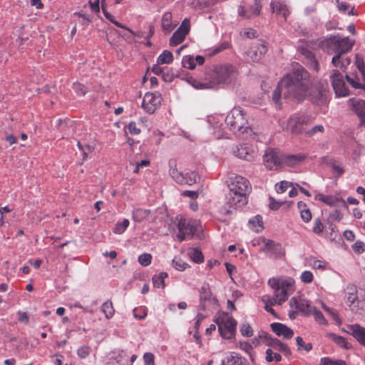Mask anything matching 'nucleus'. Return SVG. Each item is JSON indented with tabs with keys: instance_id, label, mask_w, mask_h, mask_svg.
Returning a JSON list of instances; mask_svg holds the SVG:
<instances>
[{
	"instance_id": "f257e3e1",
	"label": "nucleus",
	"mask_w": 365,
	"mask_h": 365,
	"mask_svg": "<svg viewBox=\"0 0 365 365\" xmlns=\"http://www.w3.org/2000/svg\"><path fill=\"white\" fill-rule=\"evenodd\" d=\"M238 75L236 68L231 64L215 66L205 73V81H200L190 77L187 82L196 89H210L220 85H228L234 82Z\"/></svg>"
},
{
	"instance_id": "f03ea898",
	"label": "nucleus",
	"mask_w": 365,
	"mask_h": 365,
	"mask_svg": "<svg viewBox=\"0 0 365 365\" xmlns=\"http://www.w3.org/2000/svg\"><path fill=\"white\" fill-rule=\"evenodd\" d=\"M281 85L284 87L287 96L302 101L308 96L312 82L309 72L302 66H297L293 72L288 73L281 80Z\"/></svg>"
},
{
	"instance_id": "7ed1b4c3",
	"label": "nucleus",
	"mask_w": 365,
	"mask_h": 365,
	"mask_svg": "<svg viewBox=\"0 0 365 365\" xmlns=\"http://www.w3.org/2000/svg\"><path fill=\"white\" fill-rule=\"evenodd\" d=\"M354 44V41L349 37L339 38V36H331L326 40V46L329 53H335L332 58V64L337 67H344L345 63L344 61H341L342 54L346 53L351 50Z\"/></svg>"
},
{
	"instance_id": "20e7f679",
	"label": "nucleus",
	"mask_w": 365,
	"mask_h": 365,
	"mask_svg": "<svg viewBox=\"0 0 365 365\" xmlns=\"http://www.w3.org/2000/svg\"><path fill=\"white\" fill-rule=\"evenodd\" d=\"M267 283L274 290V295L278 301V305L286 302L294 292V280L291 277H272L268 280Z\"/></svg>"
},
{
	"instance_id": "39448f33",
	"label": "nucleus",
	"mask_w": 365,
	"mask_h": 365,
	"mask_svg": "<svg viewBox=\"0 0 365 365\" xmlns=\"http://www.w3.org/2000/svg\"><path fill=\"white\" fill-rule=\"evenodd\" d=\"M225 123L237 136L247 132L248 129L245 114L240 107H235L232 109L225 118Z\"/></svg>"
},
{
	"instance_id": "423d86ee",
	"label": "nucleus",
	"mask_w": 365,
	"mask_h": 365,
	"mask_svg": "<svg viewBox=\"0 0 365 365\" xmlns=\"http://www.w3.org/2000/svg\"><path fill=\"white\" fill-rule=\"evenodd\" d=\"M283 123V130L290 132L292 134L305 135L307 127L312 123V118L306 114L296 113L290 115L288 120Z\"/></svg>"
},
{
	"instance_id": "0eeeda50",
	"label": "nucleus",
	"mask_w": 365,
	"mask_h": 365,
	"mask_svg": "<svg viewBox=\"0 0 365 365\" xmlns=\"http://www.w3.org/2000/svg\"><path fill=\"white\" fill-rule=\"evenodd\" d=\"M177 239L182 242L187 239H192L200 229V224L197 220L190 218L181 217L177 225Z\"/></svg>"
},
{
	"instance_id": "6e6552de",
	"label": "nucleus",
	"mask_w": 365,
	"mask_h": 365,
	"mask_svg": "<svg viewBox=\"0 0 365 365\" xmlns=\"http://www.w3.org/2000/svg\"><path fill=\"white\" fill-rule=\"evenodd\" d=\"M220 335L225 339H231L235 335L237 321L227 312L220 314L215 319Z\"/></svg>"
},
{
	"instance_id": "1a4fd4ad",
	"label": "nucleus",
	"mask_w": 365,
	"mask_h": 365,
	"mask_svg": "<svg viewBox=\"0 0 365 365\" xmlns=\"http://www.w3.org/2000/svg\"><path fill=\"white\" fill-rule=\"evenodd\" d=\"M283 154L277 149L267 148L263 155L264 166L270 170H277L282 168Z\"/></svg>"
},
{
	"instance_id": "9d476101",
	"label": "nucleus",
	"mask_w": 365,
	"mask_h": 365,
	"mask_svg": "<svg viewBox=\"0 0 365 365\" xmlns=\"http://www.w3.org/2000/svg\"><path fill=\"white\" fill-rule=\"evenodd\" d=\"M228 187L232 193H239L246 195H247L252 190V186L249 180L238 175L230 178Z\"/></svg>"
},
{
	"instance_id": "9b49d317",
	"label": "nucleus",
	"mask_w": 365,
	"mask_h": 365,
	"mask_svg": "<svg viewBox=\"0 0 365 365\" xmlns=\"http://www.w3.org/2000/svg\"><path fill=\"white\" fill-rule=\"evenodd\" d=\"M170 175L178 183L181 185H192L199 180L198 175L194 171L182 173L175 168L170 169Z\"/></svg>"
},
{
	"instance_id": "f8f14e48",
	"label": "nucleus",
	"mask_w": 365,
	"mask_h": 365,
	"mask_svg": "<svg viewBox=\"0 0 365 365\" xmlns=\"http://www.w3.org/2000/svg\"><path fill=\"white\" fill-rule=\"evenodd\" d=\"M328 93L327 86L320 83L314 87L310 86L308 96L312 103L317 105H323L328 101Z\"/></svg>"
},
{
	"instance_id": "ddd939ff",
	"label": "nucleus",
	"mask_w": 365,
	"mask_h": 365,
	"mask_svg": "<svg viewBox=\"0 0 365 365\" xmlns=\"http://www.w3.org/2000/svg\"><path fill=\"white\" fill-rule=\"evenodd\" d=\"M331 85L337 97H345L349 95V89L346 86L344 76L338 71L334 70L331 75Z\"/></svg>"
},
{
	"instance_id": "4468645a",
	"label": "nucleus",
	"mask_w": 365,
	"mask_h": 365,
	"mask_svg": "<svg viewBox=\"0 0 365 365\" xmlns=\"http://www.w3.org/2000/svg\"><path fill=\"white\" fill-rule=\"evenodd\" d=\"M190 30V22L188 19H185L179 28L173 33L170 38V46H176L184 41L186 36L189 34Z\"/></svg>"
},
{
	"instance_id": "2eb2a0df",
	"label": "nucleus",
	"mask_w": 365,
	"mask_h": 365,
	"mask_svg": "<svg viewBox=\"0 0 365 365\" xmlns=\"http://www.w3.org/2000/svg\"><path fill=\"white\" fill-rule=\"evenodd\" d=\"M161 101L160 94L148 92L143 97L142 107L148 113L152 114L160 105Z\"/></svg>"
},
{
	"instance_id": "dca6fc26",
	"label": "nucleus",
	"mask_w": 365,
	"mask_h": 365,
	"mask_svg": "<svg viewBox=\"0 0 365 365\" xmlns=\"http://www.w3.org/2000/svg\"><path fill=\"white\" fill-rule=\"evenodd\" d=\"M262 9V4L259 0H254L253 4L246 9L245 6L240 5L237 8V12L240 17L243 19H252L260 14Z\"/></svg>"
},
{
	"instance_id": "f3484780",
	"label": "nucleus",
	"mask_w": 365,
	"mask_h": 365,
	"mask_svg": "<svg viewBox=\"0 0 365 365\" xmlns=\"http://www.w3.org/2000/svg\"><path fill=\"white\" fill-rule=\"evenodd\" d=\"M350 109L354 112L360 119V125H365V101L351 98L347 101Z\"/></svg>"
},
{
	"instance_id": "a211bd4d",
	"label": "nucleus",
	"mask_w": 365,
	"mask_h": 365,
	"mask_svg": "<svg viewBox=\"0 0 365 365\" xmlns=\"http://www.w3.org/2000/svg\"><path fill=\"white\" fill-rule=\"evenodd\" d=\"M267 47L264 43H257L253 44L246 52L247 59L252 62H258L265 55Z\"/></svg>"
},
{
	"instance_id": "6ab92c4d",
	"label": "nucleus",
	"mask_w": 365,
	"mask_h": 365,
	"mask_svg": "<svg viewBox=\"0 0 365 365\" xmlns=\"http://www.w3.org/2000/svg\"><path fill=\"white\" fill-rule=\"evenodd\" d=\"M264 243V251L266 253H269L270 256L275 258H279L284 255L285 252L281 244L275 242L271 240H263Z\"/></svg>"
},
{
	"instance_id": "aec40b11",
	"label": "nucleus",
	"mask_w": 365,
	"mask_h": 365,
	"mask_svg": "<svg viewBox=\"0 0 365 365\" xmlns=\"http://www.w3.org/2000/svg\"><path fill=\"white\" fill-rule=\"evenodd\" d=\"M264 342L274 350L284 353L287 356L291 355V351L287 344H283L278 339L272 338L268 334H264Z\"/></svg>"
},
{
	"instance_id": "412c9836",
	"label": "nucleus",
	"mask_w": 365,
	"mask_h": 365,
	"mask_svg": "<svg viewBox=\"0 0 365 365\" xmlns=\"http://www.w3.org/2000/svg\"><path fill=\"white\" fill-rule=\"evenodd\" d=\"M178 24V21L173 19V14L170 11L165 12L161 18V29L165 35L170 34Z\"/></svg>"
},
{
	"instance_id": "4be33fe9",
	"label": "nucleus",
	"mask_w": 365,
	"mask_h": 365,
	"mask_svg": "<svg viewBox=\"0 0 365 365\" xmlns=\"http://www.w3.org/2000/svg\"><path fill=\"white\" fill-rule=\"evenodd\" d=\"M233 152L235 156L247 161L253 160L256 155L255 150L247 144L237 145Z\"/></svg>"
},
{
	"instance_id": "5701e85b",
	"label": "nucleus",
	"mask_w": 365,
	"mask_h": 365,
	"mask_svg": "<svg viewBox=\"0 0 365 365\" xmlns=\"http://www.w3.org/2000/svg\"><path fill=\"white\" fill-rule=\"evenodd\" d=\"M351 292H349V296L347 297L346 303L350 307L351 310L355 313L361 314V310L363 309L365 302L360 301L358 299V296L356 294V291L354 288H351Z\"/></svg>"
},
{
	"instance_id": "b1692460",
	"label": "nucleus",
	"mask_w": 365,
	"mask_h": 365,
	"mask_svg": "<svg viewBox=\"0 0 365 365\" xmlns=\"http://www.w3.org/2000/svg\"><path fill=\"white\" fill-rule=\"evenodd\" d=\"M247 203V195L229 192L227 196V204L230 207H242Z\"/></svg>"
},
{
	"instance_id": "393cba45",
	"label": "nucleus",
	"mask_w": 365,
	"mask_h": 365,
	"mask_svg": "<svg viewBox=\"0 0 365 365\" xmlns=\"http://www.w3.org/2000/svg\"><path fill=\"white\" fill-rule=\"evenodd\" d=\"M270 327L273 332L278 336H282L284 339H289L294 336L293 330L284 324L274 322L271 324Z\"/></svg>"
},
{
	"instance_id": "a878e982",
	"label": "nucleus",
	"mask_w": 365,
	"mask_h": 365,
	"mask_svg": "<svg viewBox=\"0 0 365 365\" xmlns=\"http://www.w3.org/2000/svg\"><path fill=\"white\" fill-rule=\"evenodd\" d=\"M307 158V155L304 153H297L294 155H284L282 160V167H294L304 162Z\"/></svg>"
},
{
	"instance_id": "bb28decb",
	"label": "nucleus",
	"mask_w": 365,
	"mask_h": 365,
	"mask_svg": "<svg viewBox=\"0 0 365 365\" xmlns=\"http://www.w3.org/2000/svg\"><path fill=\"white\" fill-rule=\"evenodd\" d=\"M348 83L354 88H365V73H355L346 75Z\"/></svg>"
},
{
	"instance_id": "cd10ccee",
	"label": "nucleus",
	"mask_w": 365,
	"mask_h": 365,
	"mask_svg": "<svg viewBox=\"0 0 365 365\" xmlns=\"http://www.w3.org/2000/svg\"><path fill=\"white\" fill-rule=\"evenodd\" d=\"M347 332L351 334L361 345L365 346V328L358 324L347 326Z\"/></svg>"
},
{
	"instance_id": "c85d7f7f",
	"label": "nucleus",
	"mask_w": 365,
	"mask_h": 365,
	"mask_svg": "<svg viewBox=\"0 0 365 365\" xmlns=\"http://www.w3.org/2000/svg\"><path fill=\"white\" fill-rule=\"evenodd\" d=\"M205 63V58L202 56H197L195 58L191 56H185L182 58V63L184 68L192 70L196 64L202 65Z\"/></svg>"
},
{
	"instance_id": "c756f323",
	"label": "nucleus",
	"mask_w": 365,
	"mask_h": 365,
	"mask_svg": "<svg viewBox=\"0 0 365 365\" xmlns=\"http://www.w3.org/2000/svg\"><path fill=\"white\" fill-rule=\"evenodd\" d=\"M270 6L274 13L282 14L284 19L289 14L288 8L285 4L279 1L273 0L271 1Z\"/></svg>"
},
{
	"instance_id": "7c9ffc66",
	"label": "nucleus",
	"mask_w": 365,
	"mask_h": 365,
	"mask_svg": "<svg viewBox=\"0 0 365 365\" xmlns=\"http://www.w3.org/2000/svg\"><path fill=\"white\" fill-rule=\"evenodd\" d=\"M221 365H242V359L238 354L229 352L222 359Z\"/></svg>"
},
{
	"instance_id": "2f4dec72",
	"label": "nucleus",
	"mask_w": 365,
	"mask_h": 365,
	"mask_svg": "<svg viewBox=\"0 0 365 365\" xmlns=\"http://www.w3.org/2000/svg\"><path fill=\"white\" fill-rule=\"evenodd\" d=\"M284 87L281 85V81L279 82L277 87L274 89L272 93V101L276 105L280 108V98L282 95L284 98H292L291 96H287L284 92Z\"/></svg>"
},
{
	"instance_id": "473e14b6",
	"label": "nucleus",
	"mask_w": 365,
	"mask_h": 365,
	"mask_svg": "<svg viewBox=\"0 0 365 365\" xmlns=\"http://www.w3.org/2000/svg\"><path fill=\"white\" fill-rule=\"evenodd\" d=\"M187 255L195 263L200 264L204 261V256L201 250L197 248L190 249Z\"/></svg>"
},
{
	"instance_id": "72a5a7b5",
	"label": "nucleus",
	"mask_w": 365,
	"mask_h": 365,
	"mask_svg": "<svg viewBox=\"0 0 365 365\" xmlns=\"http://www.w3.org/2000/svg\"><path fill=\"white\" fill-rule=\"evenodd\" d=\"M103 14H104L105 17L108 21H110L113 24H115L116 26H118L119 28H121V29H125L129 33H130L133 36H135V32L133 31H132L130 29L127 27L125 25H123V24H120V22L117 21L115 19V17L111 14H110L108 11H107L103 7Z\"/></svg>"
},
{
	"instance_id": "f704fd0d",
	"label": "nucleus",
	"mask_w": 365,
	"mask_h": 365,
	"mask_svg": "<svg viewBox=\"0 0 365 365\" xmlns=\"http://www.w3.org/2000/svg\"><path fill=\"white\" fill-rule=\"evenodd\" d=\"M173 61V55L170 51L168 50L163 51L157 59L158 64H170Z\"/></svg>"
},
{
	"instance_id": "c9c22d12",
	"label": "nucleus",
	"mask_w": 365,
	"mask_h": 365,
	"mask_svg": "<svg viewBox=\"0 0 365 365\" xmlns=\"http://www.w3.org/2000/svg\"><path fill=\"white\" fill-rule=\"evenodd\" d=\"M200 299L203 301H217L216 298L212 296L210 289L207 284L201 287L200 291Z\"/></svg>"
},
{
	"instance_id": "e433bc0d",
	"label": "nucleus",
	"mask_w": 365,
	"mask_h": 365,
	"mask_svg": "<svg viewBox=\"0 0 365 365\" xmlns=\"http://www.w3.org/2000/svg\"><path fill=\"white\" fill-rule=\"evenodd\" d=\"M101 311L104 313L106 319L112 318L115 313L113 303L109 300L105 302L101 306Z\"/></svg>"
},
{
	"instance_id": "4c0bfd02",
	"label": "nucleus",
	"mask_w": 365,
	"mask_h": 365,
	"mask_svg": "<svg viewBox=\"0 0 365 365\" xmlns=\"http://www.w3.org/2000/svg\"><path fill=\"white\" fill-rule=\"evenodd\" d=\"M327 336L329 339H331L339 346L344 348L346 349H349L350 346L349 345V343L343 336L336 335L335 334L333 333H330Z\"/></svg>"
},
{
	"instance_id": "58836bf2",
	"label": "nucleus",
	"mask_w": 365,
	"mask_h": 365,
	"mask_svg": "<svg viewBox=\"0 0 365 365\" xmlns=\"http://www.w3.org/2000/svg\"><path fill=\"white\" fill-rule=\"evenodd\" d=\"M315 200H319L328 205H334L338 201V199L333 195H325L322 193H319L316 195Z\"/></svg>"
},
{
	"instance_id": "ea45409f",
	"label": "nucleus",
	"mask_w": 365,
	"mask_h": 365,
	"mask_svg": "<svg viewBox=\"0 0 365 365\" xmlns=\"http://www.w3.org/2000/svg\"><path fill=\"white\" fill-rule=\"evenodd\" d=\"M130 225V221L128 219H124L122 222H118L113 230V233L116 235H122L125 232V231L127 230V228Z\"/></svg>"
},
{
	"instance_id": "a19ab883",
	"label": "nucleus",
	"mask_w": 365,
	"mask_h": 365,
	"mask_svg": "<svg viewBox=\"0 0 365 365\" xmlns=\"http://www.w3.org/2000/svg\"><path fill=\"white\" fill-rule=\"evenodd\" d=\"M168 277V274L166 272H161L159 275H155L153 277V284L155 287L158 288H164L165 284V279Z\"/></svg>"
},
{
	"instance_id": "79ce46f5",
	"label": "nucleus",
	"mask_w": 365,
	"mask_h": 365,
	"mask_svg": "<svg viewBox=\"0 0 365 365\" xmlns=\"http://www.w3.org/2000/svg\"><path fill=\"white\" fill-rule=\"evenodd\" d=\"M77 146L81 152V155L83 156L81 164L87 159L88 153L93 150V148L88 145H83L80 141H77Z\"/></svg>"
},
{
	"instance_id": "37998d69",
	"label": "nucleus",
	"mask_w": 365,
	"mask_h": 365,
	"mask_svg": "<svg viewBox=\"0 0 365 365\" xmlns=\"http://www.w3.org/2000/svg\"><path fill=\"white\" fill-rule=\"evenodd\" d=\"M249 222L253 226V229L255 232H259L263 229L262 217L259 215H257L252 219L250 220Z\"/></svg>"
},
{
	"instance_id": "c03bdc74",
	"label": "nucleus",
	"mask_w": 365,
	"mask_h": 365,
	"mask_svg": "<svg viewBox=\"0 0 365 365\" xmlns=\"http://www.w3.org/2000/svg\"><path fill=\"white\" fill-rule=\"evenodd\" d=\"M324 225L322 223L320 218L317 217L314 220L313 222V227H312V232L318 235L321 236L323 233V231L324 230Z\"/></svg>"
},
{
	"instance_id": "a18cd8bd",
	"label": "nucleus",
	"mask_w": 365,
	"mask_h": 365,
	"mask_svg": "<svg viewBox=\"0 0 365 365\" xmlns=\"http://www.w3.org/2000/svg\"><path fill=\"white\" fill-rule=\"evenodd\" d=\"M320 365H346V363L341 359H332L329 357H322L320 359Z\"/></svg>"
},
{
	"instance_id": "49530a36",
	"label": "nucleus",
	"mask_w": 365,
	"mask_h": 365,
	"mask_svg": "<svg viewBox=\"0 0 365 365\" xmlns=\"http://www.w3.org/2000/svg\"><path fill=\"white\" fill-rule=\"evenodd\" d=\"M324 132V127L322 125H317L310 129H307L305 131V136L312 137L317 133H323Z\"/></svg>"
},
{
	"instance_id": "de8ad7c7",
	"label": "nucleus",
	"mask_w": 365,
	"mask_h": 365,
	"mask_svg": "<svg viewBox=\"0 0 365 365\" xmlns=\"http://www.w3.org/2000/svg\"><path fill=\"white\" fill-rule=\"evenodd\" d=\"M266 360L268 362H272L273 361L279 362L282 360V356L278 353H274L272 349H268L266 351Z\"/></svg>"
},
{
	"instance_id": "09e8293b",
	"label": "nucleus",
	"mask_w": 365,
	"mask_h": 365,
	"mask_svg": "<svg viewBox=\"0 0 365 365\" xmlns=\"http://www.w3.org/2000/svg\"><path fill=\"white\" fill-rule=\"evenodd\" d=\"M173 266L175 269H177L178 271H184L187 267H189V265L187 263L183 262L181 259L176 258V257H175L173 259Z\"/></svg>"
},
{
	"instance_id": "8fccbe9b",
	"label": "nucleus",
	"mask_w": 365,
	"mask_h": 365,
	"mask_svg": "<svg viewBox=\"0 0 365 365\" xmlns=\"http://www.w3.org/2000/svg\"><path fill=\"white\" fill-rule=\"evenodd\" d=\"M313 309L311 308L309 303L308 301L305 299H299V309L298 311L305 313V314H309L312 312Z\"/></svg>"
},
{
	"instance_id": "3c124183",
	"label": "nucleus",
	"mask_w": 365,
	"mask_h": 365,
	"mask_svg": "<svg viewBox=\"0 0 365 365\" xmlns=\"http://www.w3.org/2000/svg\"><path fill=\"white\" fill-rule=\"evenodd\" d=\"M152 255L149 253H143L138 257V262L143 267L150 264L152 261Z\"/></svg>"
},
{
	"instance_id": "603ef678",
	"label": "nucleus",
	"mask_w": 365,
	"mask_h": 365,
	"mask_svg": "<svg viewBox=\"0 0 365 365\" xmlns=\"http://www.w3.org/2000/svg\"><path fill=\"white\" fill-rule=\"evenodd\" d=\"M291 186H293L292 182L282 181L279 183H277L275 185V190L277 193H283Z\"/></svg>"
},
{
	"instance_id": "864d4df0",
	"label": "nucleus",
	"mask_w": 365,
	"mask_h": 365,
	"mask_svg": "<svg viewBox=\"0 0 365 365\" xmlns=\"http://www.w3.org/2000/svg\"><path fill=\"white\" fill-rule=\"evenodd\" d=\"M311 313L313 314L316 322L319 324H327V322L319 310L317 309L316 308H313Z\"/></svg>"
},
{
	"instance_id": "5fc2aeb1",
	"label": "nucleus",
	"mask_w": 365,
	"mask_h": 365,
	"mask_svg": "<svg viewBox=\"0 0 365 365\" xmlns=\"http://www.w3.org/2000/svg\"><path fill=\"white\" fill-rule=\"evenodd\" d=\"M73 89L76 93V94L80 96H84L88 91L87 88L83 84L79 83H73Z\"/></svg>"
},
{
	"instance_id": "6e6d98bb",
	"label": "nucleus",
	"mask_w": 365,
	"mask_h": 365,
	"mask_svg": "<svg viewBox=\"0 0 365 365\" xmlns=\"http://www.w3.org/2000/svg\"><path fill=\"white\" fill-rule=\"evenodd\" d=\"M261 299L262 302L264 304V306L278 304V301H277V299L274 294L273 296L268 294L263 295Z\"/></svg>"
},
{
	"instance_id": "4d7b16f0",
	"label": "nucleus",
	"mask_w": 365,
	"mask_h": 365,
	"mask_svg": "<svg viewBox=\"0 0 365 365\" xmlns=\"http://www.w3.org/2000/svg\"><path fill=\"white\" fill-rule=\"evenodd\" d=\"M128 132L131 135H139L141 132V130L139 127L137 126V123L135 121H130L126 126Z\"/></svg>"
},
{
	"instance_id": "13d9d810",
	"label": "nucleus",
	"mask_w": 365,
	"mask_h": 365,
	"mask_svg": "<svg viewBox=\"0 0 365 365\" xmlns=\"http://www.w3.org/2000/svg\"><path fill=\"white\" fill-rule=\"evenodd\" d=\"M296 341L299 349H304L305 351H309L312 349V344H305L303 341V339L301 336H297L296 339Z\"/></svg>"
},
{
	"instance_id": "bf43d9fd",
	"label": "nucleus",
	"mask_w": 365,
	"mask_h": 365,
	"mask_svg": "<svg viewBox=\"0 0 365 365\" xmlns=\"http://www.w3.org/2000/svg\"><path fill=\"white\" fill-rule=\"evenodd\" d=\"M240 332L244 336H251L253 331L251 326L248 324H243L240 327Z\"/></svg>"
},
{
	"instance_id": "052dcab7",
	"label": "nucleus",
	"mask_w": 365,
	"mask_h": 365,
	"mask_svg": "<svg viewBox=\"0 0 365 365\" xmlns=\"http://www.w3.org/2000/svg\"><path fill=\"white\" fill-rule=\"evenodd\" d=\"M355 65L358 68L359 73H365V66L363 58L359 55L356 56Z\"/></svg>"
},
{
	"instance_id": "680f3d73",
	"label": "nucleus",
	"mask_w": 365,
	"mask_h": 365,
	"mask_svg": "<svg viewBox=\"0 0 365 365\" xmlns=\"http://www.w3.org/2000/svg\"><path fill=\"white\" fill-rule=\"evenodd\" d=\"M301 279L304 283H311L314 279L313 274L310 271H304L301 274Z\"/></svg>"
},
{
	"instance_id": "e2e57ef3",
	"label": "nucleus",
	"mask_w": 365,
	"mask_h": 365,
	"mask_svg": "<svg viewBox=\"0 0 365 365\" xmlns=\"http://www.w3.org/2000/svg\"><path fill=\"white\" fill-rule=\"evenodd\" d=\"M300 216L304 222L308 223L312 218V215L310 210H303L300 212Z\"/></svg>"
},
{
	"instance_id": "0e129e2a",
	"label": "nucleus",
	"mask_w": 365,
	"mask_h": 365,
	"mask_svg": "<svg viewBox=\"0 0 365 365\" xmlns=\"http://www.w3.org/2000/svg\"><path fill=\"white\" fill-rule=\"evenodd\" d=\"M365 244L361 241H356L353 245V250L357 253L361 254L364 252Z\"/></svg>"
},
{
	"instance_id": "69168bd1",
	"label": "nucleus",
	"mask_w": 365,
	"mask_h": 365,
	"mask_svg": "<svg viewBox=\"0 0 365 365\" xmlns=\"http://www.w3.org/2000/svg\"><path fill=\"white\" fill-rule=\"evenodd\" d=\"M145 365H155V356L150 352L145 353L143 356Z\"/></svg>"
},
{
	"instance_id": "338daca9",
	"label": "nucleus",
	"mask_w": 365,
	"mask_h": 365,
	"mask_svg": "<svg viewBox=\"0 0 365 365\" xmlns=\"http://www.w3.org/2000/svg\"><path fill=\"white\" fill-rule=\"evenodd\" d=\"M90 349L88 346H82L78 349V355L81 359H85L89 355Z\"/></svg>"
},
{
	"instance_id": "774afa93",
	"label": "nucleus",
	"mask_w": 365,
	"mask_h": 365,
	"mask_svg": "<svg viewBox=\"0 0 365 365\" xmlns=\"http://www.w3.org/2000/svg\"><path fill=\"white\" fill-rule=\"evenodd\" d=\"M269 207L273 210H278L283 204L282 202H279L274 200L273 197H269Z\"/></svg>"
}]
</instances>
